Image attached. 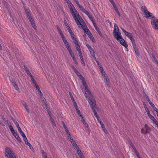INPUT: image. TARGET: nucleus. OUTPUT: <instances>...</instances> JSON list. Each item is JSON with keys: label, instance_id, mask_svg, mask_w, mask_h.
Here are the masks:
<instances>
[{"label": "nucleus", "instance_id": "39448f33", "mask_svg": "<svg viewBox=\"0 0 158 158\" xmlns=\"http://www.w3.org/2000/svg\"><path fill=\"white\" fill-rule=\"evenodd\" d=\"M68 139L72 143L74 149L76 150L77 152L78 150H80L79 149L78 145H77L75 140L71 136L69 132L66 133Z\"/></svg>", "mask_w": 158, "mask_h": 158}, {"label": "nucleus", "instance_id": "aec40b11", "mask_svg": "<svg viewBox=\"0 0 158 158\" xmlns=\"http://www.w3.org/2000/svg\"><path fill=\"white\" fill-rule=\"evenodd\" d=\"M81 121L83 123L84 125L85 128L86 129V130L89 131L90 130V128L89 127V126L88 125V124L85 121L84 119H82Z\"/></svg>", "mask_w": 158, "mask_h": 158}, {"label": "nucleus", "instance_id": "de8ad7c7", "mask_svg": "<svg viewBox=\"0 0 158 158\" xmlns=\"http://www.w3.org/2000/svg\"><path fill=\"white\" fill-rule=\"evenodd\" d=\"M95 61L98 65V66L99 68V69H100V67H99L100 66H101V67L102 68V66L99 63V62L97 60H96V59H95Z\"/></svg>", "mask_w": 158, "mask_h": 158}, {"label": "nucleus", "instance_id": "4468645a", "mask_svg": "<svg viewBox=\"0 0 158 158\" xmlns=\"http://www.w3.org/2000/svg\"><path fill=\"white\" fill-rule=\"evenodd\" d=\"M9 79L12 85H13L15 89L17 91H19V88L18 85L15 84V82L14 81L13 78L11 77H9Z\"/></svg>", "mask_w": 158, "mask_h": 158}, {"label": "nucleus", "instance_id": "393cba45", "mask_svg": "<svg viewBox=\"0 0 158 158\" xmlns=\"http://www.w3.org/2000/svg\"><path fill=\"white\" fill-rule=\"evenodd\" d=\"M125 35L130 39L133 37V35L131 33L128 32L127 31L126 32V33L125 34Z\"/></svg>", "mask_w": 158, "mask_h": 158}, {"label": "nucleus", "instance_id": "a19ab883", "mask_svg": "<svg viewBox=\"0 0 158 158\" xmlns=\"http://www.w3.org/2000/svg\"><path fill=\"white\" fill-rule=\"evenodd\" d=\"M73 103L74 104V106L76 110H77V109H78V107L77 105V104L76 102H73Z\"/></svg>", "mask_w": 158, "mask_h": 158}, {"label": "nucleus", "instance_id": "ea45409f", "mask_svg": "<svg viewBox=\"0 0 158 158\" xmlns=\"http://www.w3.org/2000/svg\"><path fill=\"white\" fill-rule=\"evenodd\" d=\"M73 60L74 61V63L77 65H78V62L77 61V59L75 57L74 58H73Z\"/></svg>", "mask_w": 158, "mask_h": 158}, {"label": "nucleus", "instance_id": "20e7f679", "mask_svg": "<svg viewBox=\"0 0 158 158\" xmlns=\"http://www.w3.org/2000/svg\"><path fill=\"white\" fill-rule=\"evenodd\" d=\"M142 11L144 14V16L146 18L152 19L155 16L152 13L149 12L147 10V8L144 6H143L141 7Z\"/></svg>", "mask_w": 158, "mask_h": 158}, {"label": "nucleus", "instance_id": "58836bf2", "mask_svg": "<svg viewBox=\"0 0 158 158\" xmlns=\"http://www.w3.org/2000/svg\"><path fill=\"white\" fill-rule=\"evenodd\" d=\"M78 7L82 11L84 9V7H83V6H81V5L79 4H78V5H77Z\"/></svg>", "mask_w": 158, "mask_h": 158}, {"label": "nucleus", "instance_id": "f257e3e1", "mask_svg": "<svg viewBox=\"0 0 158 158\" xmlns=\"http://www.w3.org/2000/svg\"><path fill=\"white\" fill-rule=\"evenodd\" d=\"M83 84L85 86V89H84L81 88V89L85 94V96L87 99L93 111L94 112V110L96 112H97V111L99 112L100 110V109L96 106V102L89 89L87 85H85V82L83 83Z\"/></svg>", "mask_w": 158, "mask_h": 158}, {"label": "nucleus", "instance_id": "7ed1b4c3", "mask_svg": "<svg viewBox=\"0 0 158 158\" xmlns=\"http://www.w3.org/2000/svg\"><path fill=\"white\" fill-rule=\"evenodd\" d=\"M5 155L7 158H18L11 149L8 147L6 148L5 149Z\"/></svg>", "mask_w": 158, "mask_h": 158}, {"label": "nucleus", "instance_id": "7c9ffc66", "mask_svg": "<svg viewBox=\"0 0 158 158\" xmlns=\"http://www.w3.org/2000/svg\"><path fill=\"white\" fill-rule=\"evenodd\" d=\"M76 110L77 111L78 114L80 117H81L82 118V119L84 118L83 116L81 114V113L80 111L78 109H77V110Z\"/></svg>", "mask_w": 158, "mask_h": 158}, {"label": "nucleus", "instance_id": "2eb2a0df", "mask_svg": "<svg viewBox=\"0 0 158 158\" xmlns=\"http://www.w3.org/2000/svg\"><path fill=\"white\" fill-rule=\"evenodd\" d=\"M65 46L66 47V48L68 50V51L69 52V51H70L72 50L71 48L70 47V46L69 43L67 41V40L66 39L63 40Z\"/></svg>", "mask_w": 158, "mask_h": 158}, {"label": "nucleus", "instance_id": "c9c22d12", "mask_svg": "<svg viewBox=\"0 0 158 158\" xmlns=\"http://www.w3.org/2000/svg\"><path fill=\"white\" fill-rule=\"evenodd\" d=\"M25 10L26 13L27 15L28 18L29 17L31 16L30 15L29 10L27 9H25Z\"/></svg>", "mask_w": 158, "mask_h": 158}, {"label": "nucleus", "instance_id": "4be33fe9", "mask_svg": "<svg viewBox=\"0 0 158 158\" xmlns=\"http://www.w3.org/2000/svg\"><path fill=\"white\" fill-rule=\"evenodd\" d=\"M48 114L49 115V116L50 117V120H51V121L52 122V124L54 126H56V124H55V122H54V121L53 119L52 118V114H51L50 112V111H48Z\"/></svg>", "mask_w": 158, "mask_h": 158}, {"label": "nucleus", "instance_id": "bb28decb", "mask_svg": "<svg viewBox=\"0 0 158 158\" xmlns=\"http://www.w3.org/2000/svg\"><path fill=\"white\" fill-rule=\"evenodd\" d=\"M94 115L96 118L98 120V121H101V119L99 117V116L97 114V112H96L94 110Z\"/></svg>", "mask_w": 158, "mask_h": 158}, {"label": "nucleus", "instance_id": "6e6d98bb", "mask_svg": "<svg viewBox=\"0 0 158 158\" xmlns=\"http://www.w3.org/2000/svg\"><path fill=\"white\" fill-rule=\"evenodd\" d=\"M40 98L41 99V100L44 102L45 101V98H44V97L43 96H40Z\"/></svg>", "mask_w": 158, "mask_h": 158}, {"label": "nucleus", "instance_id": "5fc2aeb1", "mask_svg": "<svg viewBox=\"0 0 158 158\" xmlns=\"http://www.w3.org/2000/svg\"><path fill=\"white\" fill-rule=\"evenodd\" d=\"M88 17H89V18L92 21H93V19L92 17V16H91V15L89 14V15H88Z\"/></svg>", "mask_w": 158, "mask_h": 158}, {"label": "nucleus", "instance_id": "0eeeda50", "mask_svg": "<svg viewBox=\"0 0 158 158\" xmlns=\"http://www.w3.org/2000/svg\"><path fill=\"white\" fill-rule=\"evenodd\" d=\"M71 67L72 69H73V70L75 72V73H76V74L77 75L79 78L82 80V84L83 87L82 88V87H81V88H82L83 89H84L85 86L83 84V83L84 82H85V85H87L86 83V82L84 80V78L80 74V73L78 72V70L76 69V68L74 66L72 65L71 66Z\"/></svg>", "mask_w": 158, "mask_h": 158}, {"label": "nucleus", "instance_id": "c03bdc74", "mask_svg": "<svg viewBox=\"0 0 158 158\" xmlns=\"http://www.w3.org/2000/svg\"><path fill=\"white\" fill-rule=\"evenodd\" d=\"M145 96L146 97L147 100L148 102L149 103H150V102H151V101L150 100V99H149V97L146 94H145Z\"/></svg>", "mask_w": 158, "mask_h": 158}, {"label": "nucleus", "instance_id": "680f3d73", "mask_svg": "<svg viewBox=\"0 0 158 158\" xmlns=\"http://www.w3.org/2000/svg\"><path fill=\"white\" fill-rule=\"evenodd\" d=\"M115 10V11H116V12H117V14H118V16H120V13H119V12L118 11V9H116V10Z\"/></svg>", "mask_w": 158, "mask_h": 158}, {"label": "nucleus", "instance_id": "f03ea898", "mask_svg": "<svg viewBox=\"0 0 158 158\" xmlns=\"http://www.w3.org/2000/svg\"><path fill=\"white\" fill-rule=\"evenodd\" d=\"M70 12L76 23L80 28L85 24L81 16L75 8L73 4L69 6Z\"/></svg>", "mask_w": 158, "mask_h": 158}, {"label": "nucleus", "instance_id": "dca6fc26", "mask_svg": "<svg viewBox=\"0 0 158 158\" xmlns=\"http://www.w3.org/2000/svg\"><path fill=\"white\" fill-rule=\"evenodd\" d=\"M28 18L29 19V21L32 27L35 29H36V26L35 25V22L33 19L32 17L30 16L29 17H28Z\"/></svg>", "mask_w": 158, "mask_h": 158}, {"label": "nucleus", "instance_id": "37998d69", "mask_svg": "<svg viewBox=\"0 0 158 158\" xmlns=\"http://www.w3.org/2000/svg\"><path fill=\"white\" fill-rule=\"evenodd\" d=\"M86 45L89 50L92 48L88 44L86 43Z\"/></svg>", "mask_w": 158, "mask_h": 158}, {"label": "nucleus", "instance_id": "774afa93", "mask_svg": "<svg viewBox=\"0 0 158 158\" xmlns=\"http://www.w3.org/2000/svg\"><path fill=\"white\" fill-rule=\"evenodd\" d=\"M98 33L100 36L102 37V34L101 32L100 31H98Z\"/></svg>", "mask_w": 158, "mask_h": 158}, {"label": "nucleus", "instance_id": "6ab92c4d", "mask_svg": "<svg viewBox=\"0 0 158 158\" xmlns=\"http://www.w3.org/2000/svg\"><path fill=\"white\" fill-rule=\"evenodd\" d=\"M57 28L58 29V32L60 34V35L61 37V38L62 40L66 39V38L65 37L64 34L63 33L62 31L60 30V28L59 27H57Z\"/></svg>", "mask_w": 158, "mask_h": 158}, {"label": "nucleus", "instance_id": "e2e57ef3", "mask_svg": "<svg viewBox=\"0 0 158 158\" xmlns=\"http://www.w3.org/2000/svg\"><path fill=\"white\" fill-rule=\"evenodd\" d=\"M115 10V11H116V12H117V14H118V16H120V13H119V12L118 11V9H116V10Z\"/></svg>", "mask_w": 158, "mask_h": 158}, {"label": "nucleus", "instance_id": "052dcab7", "mask_svg": "<svg viewBox=\"0 0 158 158\" xmlns=\"http://www.w3.org/2000/svg\"><path fill=\"white\" fill-rule=\"evenodd\" d=\"M34 86L35 87L37 90L39 89H40L39 87L37 85H34Z\"/></svg>", "mask_w": 158, "mask_h": 158}, {"label": "nucleus", "instance_id": "603ef678", "mask_svg": "<svg viewBox=\"0 0 158 158\" xmlns=\"http://www.w3.org/2000/svg\"><path fill=\"white\" fill-rule=\"evenodd\" d=\"M149 103L153 108H154L155 107L154 104L152 102H150V103Z\"/></svg>", "mask_w": 158, "mask_h": 158}, {"label": "nucleus", "instance_id": "338daca9", "mask_svg": "<svg viewBox=\"0 0 158 158\" xmlns=\"http://www.w3.org/2000/svg\"><path fill=\"white\" fill-rule=\"evenodd\" d=\"M25 70H26V72L27 74L30 72V71H29V70L27 68H26Z\"/></svg>", "mask_w": 158, "mask_h": 158}, {"label": "nucleus", "instance_id": "f704fd0d", "mask_svg": "<svg viewBox=\"0 0 158 158\" xmlns=\"http://www.w3.org/2000/svg\"><path fill=\"white\" fill-rule=\"evenodd\" d=\"M111 4H112L115 10H116L118 9L117 8V7L115 5V3H114V1H111Z\"/></svg>", "mask_w": 158, "mask_h": 158}, {"label": "nucleus", "instance_id": "5701e85b", "mask_svg": "<svg viewBox=\"0 0 158 158\" xmlns=\"http://www.w3.org/2000/svg\"><path fill=\"white\" fill-rule=\"evenodd\" d=\"M148 117L153 121V122L155 124H156L158 123V122L156 121V120L153 116L151 115Z\"/></svg>", "mask_w": 158, "mask_h": 158}, {"label": "nucleus", "instance_id": "c756f323", "mask_svg": "<svg viewBox=\"0 0 158 158\" xmlns=\"http://www.w3.org/2000/svg\"><path fill=\"white\" fill-rule=\"evenodd\" d=\"M144 107H145L146 111L147 114L148 115V116H149L151 114H150V111H149V109H148V108L146 106H145Z\"/></svg>", "mask_w": 158, "mask_h": 158}, {"label": "nucleus", "instance_id": "b1692460", "mask_svg": "<svg viewBox=\"0 0 158 158\" xmlns=\"http://www.w3.org/2000/svg\"><path fill=\"white\" fill-rule=\"evenodd\" d=\"M89 51L91 55L92 56V57L94 58V59H96L95 54L94 51L93 50V48L89 50Z\"/></svg>", "mask_w": 158, "mask_h": 158}, {"label": "nucleus", "instance_id": "4d7b16f0", "mask_svg": "<svg viewBox=\"0 0 158 158\" xmlns=\"http://www.w3.org/2000/svg\"><path fill=\"white\" fill-rule=\"evenodd\" d=\"M130 40H131L132 44H134L135 43V40L133 37Z\"/></svg>", "mask_w": 158, "mask_h": 158}, {"label": "nucleus", "instance_id": "f3484780", "mask_svg": "<svg viewBox=\"0 0 158 158\" xmlns=\"http://www.w3.org/2000/svg\"><path fill=\"white\" fill-rule=\"evenodd\" d=\"M8 126L10 129V130L12 133L15 137L18 135L17 133L15 131L11 125H9Z\"/></svg>", "mask_w": 158, "mask_h": 158}, {"label": "nucleus", "instance_id": "9d476101", "mask_svg": "<svg viewBox=\"0 0 158 158\" xmlns=\"http://www.w3.org/2000/svg\"><path fill=\"white\" fill-rule=\"evenodd\" d=\"M151 131V128L147 124H145L141 130V133L143 134H146L148 133Z\"/></svg>", "mask_w": 158, "mask_h": 158}, {"label": "nucleus", "instance_id": "6e6552de", "mask_svg": "<svg viewBox=\"0 0 158 158\" xmlns=\"http://www.w3.org/2000/svg\"><path fill=\"white\" fill-rule=\"evenodd\" d=\"M100 67V71L102 74L103 77L104 78V80L105 81V83L107 84L108 87H109L110 86V82L109 81V80L107 78V76L106 74V73L103 70V68H102L101 66H99Z\"/></svg>", "mask_w": 158, "mask_h": 158}, {"label": "nucleus", "instance_id": "2f4dec72", "mask_svg": "<svg viewBox=\"0 0 158 158\" xmlns=\"http://www.w3.org/2000/svg\"><path fill=\"white\" fill-rule=\"evenodd\" d=\"M69 53L71 57L72 58V59L75 57V55H74L73 52H72V50L69 51Z\"/></svg>", "mask_w": 158, "mask_h": 158}, {"label": "nucleus", "instance_id": "473e14b6", "mask_svg": "<svg viewBox=\"0 0 158 158\" xmlns=\"http://www.w3.org/2000/svg\"><path fill=\"white\" fill-rule=\"evenodd\" d=\"M32 83L33 84L34 86L37 85L36 81L35 80L34 77L31 78Z\"/></svg>", "mask_w": 158, "mask_h": 158}, {"label": "nucleus", "instance_id": "3c124183", "mask_svg": "<svg viewBox=\"0 0 158 158\" xmlns=\"http://www.w3.org/2000/svg\"><path fill=\"white\" fill-rule=\"evenodd\" d=\"M13 121H14L15 123L16 126L17 127V128L19 127V124L17 122L15 121L14 120H13Z\"/></svg>", "mask_w": 158, "mask_h": 158}, {"label": "nucleus", "instance_id": "c85d7f7f", "mask_svg": "<svg viewBox=\"0 0 158 158\" xmlns=\"http://www.w3.org/2000/svg\"><path fill=\"white\" fill-rule=\"evenodd\" d=\"M77 152L80 158H84L83 155L80 150H77Z\"/></svg>", "mask_w": 158, "mask_h": 158}, {"label": "nucleus", "instance_id": "f8f14e48", "mask_svg": "<svg viewBox=\"0 0 158 158\" xmlns=\"http://www.w3.org/2000/svg\"><path fill=\"white\" fill-rule=\"evenodd\" d=\"M113 34L115 38L118 36L121 35V33L119 31L118 28L115 23L114 24V25Z\"/></svg>", "mask_w": 158, "mask_h": 158}, {"label": "nucleus", "instance_id": "0e129e2a", "mask_svg": "<svg viewBox=\"0 0 158 158\" xmlns=\"http://www.w3.org/2000/svg\"><path fill=\"white\" fill-rule=\"evenodd\" d=\"M30 148V149L32 150V151H33L34 150V148L33 147H32V146L31 145L29 146Z\"/></svg>", "mask_w": 158, "mask_h": 158}, {"label": "nucleus", "instance_id": "a18cd8bd", "mask_svg": "<svg viewBox=\"0 0 158 158\" xmlns=\"http://www.w3.org/2000/svg\"><path fill=\"white\" fill-rule=\"evenodd\" d=\"M20 133L21 134V135L22 136L23 138H24L25 137H26V136L25 134H24V133L23 131H22Z\"/></svg>", "mask_w": 158, "mask_h": 158}, {"label": "nucleus", "instance_id": "cd10ccee", "mask_svg": "<svg viewBox=\"0 0 158 158\" xmlns=\"http://www.w3.org/2000/svg\"><path fill=\"white\" fill-rule=\"evenodd\" d=\"M62 124L63 126V127L64 128V129L66 133H68L69 132L68 129L67 127L66 126L65 124L63 122H62Z\"/></svg>", "mask_w": 158, "mask_h": 158}, {"label": "nucleus", "instance_id": "8fccbe9b", "mask_svg": "<svg viewBox=\"0 0 158 158\" xmlns=\"http://www.w3.org/2000/svg\"><path fill=\"white\" fill-rule=\"evenodd\" d=\"M23 140L24 141L25 144L26 143H27L28 142V139H27L26 137L23 138Z\"/></svg>", "mask_w": 158, "mask_h": 158}, {"label": "nucleus", "instance_id": "9b49d317", "mask_svg": "<svg viewBox=\"0 0 158 158\" xmlns=\"http://www.w3.org/2000/svg\"><path fill=\"white\" fill-rule=\"evenodd\" d=\"M115 38L119 41L120 43L122 45L127 48L128 46L125 40L122 38L121 35L118 36Z\"/></svg>", "mask_w": 158, "mask_h": 158}, {"label": "nucleus", "instance_id": "72a5a7b5", "mask_svg": "<svg viewBox=\"0 0 158 158\" xmlns=\"http://www.w3.org/2000/svg\"><path fill=\"white\" fill-rule=\"evenodd\" d=\"M65 2L67 3L68 6L73 4L72 3L70 2L69 0H64Z\"/></svg>", "mask_w": 158, "mask_h": 158}, {"label": "nucleus", "instance_id": "412c9836", "mask_svg": "<svg viewBox=\"0 0 158 158\" xmlns=\"http://www.w3.org/2000/svg\"><path fill=\"white\" fill-rule=\"evenodd\" d=\"M22 103L23 106H24L27 111L28 113H29L30 110L28 108V106L27 105L26 103L24 101H22Z\"/></svg>", "mask_w": 158, "mask_h": 158}, {"label": "nucleus", "instance_id": "bf43d9fd", "mask_svg": "<svg viewBox=\"0 0 158 158\" xmlns=\"http://www.w3.org/2000/svg\"><path fill=\"white\" fill-rule=\"evenodd\" d=\"M136 155L138 158H141L139 156V153L137 152H136Z\"/></svg>", "mask_w": 158, "mask_h": 158}, {"label": "nucleus", "instance_id": "49530a36", "mask_svg": "<svg viewBox=\"0 0 158 158\" xmlns=\"http://www.w3.org/2000/svg\"><path fill=\"white\" fill-rule=\"evenodd\" d=\"M69 94H70V95L71 98V99L72 101L73 102H75L73 97L72 95H71V94L70 93H69Z\"/></svg>", "mask_w": 158, "mask_h": 158}, {"label": "nucleus", "instance_id": "09e8293b", "mask_svg": "<svg viewBox=\"0 0 158 158\" xmlns=\"http://www.w3.org/2000/svg\"><path fill=\"white\" fill-rule=\"evenodd\" d=\"M81 60V63L84 66H85V64L84 59Z\"/></svg>", "mask_w": 158, "mask_h": 158}, {"label": "nucleus", "instance_id": "423d86ee", "mask_svg": "<svg viewBox=\"0 0 158 158\" xmlns=\"http://www.w3.org/2000/svg\"><path fill=\"white\" fill-rule=\"evenodd\" d=\"M85 32L87 35L90 38V39L93 42H95V40L91 32L89 31L87 26L85 24H84L81 27H80Z\"/></svg>", "mask_w": 158, "mask_h": 158}, {"label": "nucleus", "instance_id": "13d9d810", "mask_svg": "<svg viewBox=\"0 0 158 158\" xmlns=\"http://www.w3.org/2000/svg\"><path fill=\"white\" fill-rule=\"evenodd\" d=\"M153 109L156 112V113L158 112V109L156 107H155Z\"/></svg>", "mask_w": 158, "mask_h": 158}, {"label": "nucleus", "instance_id": "4c0bfd02", "mask_svg": "<svg viewBox=\"0 0 158 158\" xmlns=\"http://www.w3.org/2000/svg\"><path fill=\"white\" fill-rule=\"evenodd\" d=\"M42 155L43 156L44 158H48L47 157V156L46 155V154L45 153L44 151L42 152Z\"/></svg>", "mask_w": 158, "mask_h": 158}, {"label": "nucleus", "instance_id": "864d4df0", "mask_svg": "<svg viewBox=\"0 0 158 158\" xmlns=\"http://www.w3.org/2000/svg\"><path fill=\"white\" fill-rule=\"evenodd\" d=\"M27 75L30 77L31 78H32L33 77V76L31 74V73L30 72L29 73H28V74H27Z\"/></svg>", "mask_w": 158, "mask_h": 158}, {"label": "nucleus", "instance_id": "a211bd4d", "mask_svg": "<svg viewBox=\"0 0 158 158\" xmlns=\"http://www.w3.org/2000/svg\"><path fill=\"white\" fill-rule=\"evenodd\" d=\"M74 43L76 45V49L78 52L81 51L80 46L78 44V40H75L73 41Z\"/></svg>", "mask_w": 158, "mask_h": 158}, {"label": "nucleus", "instance_id": "79ce46f5", "mask_svg": "<svg viewBox=\"0 0 158 158\" xmlns=\"http://www.w3.org/2000/svg\"><path fill=\"white\" fill-rule=\"evenodd\" d=\"M102 129L105 133L106 134H107V133H108L105 127L102 128Z\"/></svg>", "mask_w": 158, "mask_h": 158}, {"label": "nucleus", "instance_id": "69168bd1", "mask_svg": "<svg viewBox=\"0 0 158 158\" xmlns=\"http://www.w3.org/2000/svg\"><path fill=\"white\" fill-rule=\"evenodd\" d=\"M17 128L18 129V131L20 133L22 131V130L20 127H19Z\"/></svg>", "mask_w": 158, "mask_h": 158}, {"label": "nucleus", "instance_id": "1a4fd4ad", "mask_svg": "<svg viewBox=\"0 0 158 158\" xmlns=\"http://www.w3.org/2000/svg\"><path fill=\"white\" fill-rule=\"evenodd\" d=\"M151 25L153 28L158 33V20L155 17L152 19Z\"/></svg>", "mask_w": 158, "mask_h": 158}, {"label": "nucleus", "instance_id": "e433bc0d", "mask_svg": "<svg viewBox=\"0 0 158 158\" xmlns=\"http://www.w3.org/2000/svg\"><path fill=\"white\" fill-rule=\"evenodd\" d=\"M15 138L19 142H21V140L19 135H18L16 136L15 137Z\"/></svg>", "mask_w": 158, "mask_h": 158}, {"label": "nucleus", "instance_id": "a878e982", "mask_svg": "<svg viewBox=\"0 0 158 158\" xmlns=\"http://www.w3.org/2000/svg\"><path fill=\"white\" fill-rule=\"evenodd\" d=\"M94 115L96 118L98 120V121H101V119L99 117V116L97 114V112H96L94 110Z\"/></svg>", "mask_w": 158, "mask_h": 158}, {"label": "nucleus", "instance_id": "ddd939ff", "mask_svg": "<svg viewBox=\"0 0 158 158\" xmlns=\"http://www.w3.org/2000/svg\"><path fill=\"white\" fill-rule=\"evenodd\" d=\"M66 28L68 30V31L69 33L70 36L71 37L73 40V41L75 40H77V38H76L74 34L73 33L71 29L70 28L69 26L68 25H67L66 26Z\"/></svg>", "mask_w": 158, "mask_h": 158}]
</instances>
